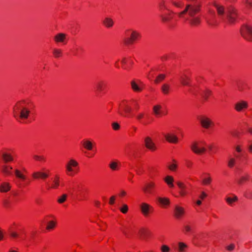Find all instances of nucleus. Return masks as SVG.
Listing matches in <instances>:
<instances>
[{
	"mask_svg": "<svg viewBox=\"0 0 252 252\" xmlns=\"http://www.w3.org/2000/svg\"><path fill=\"white\" fill-rule=\"evenodd\" d=\"M14 117L17 119L25 120L28 118L30 110L26 107V102L23 100L18 101L13 108Z\"/></svg>",
	"mask_w": 252,
	"mask_h": 252,
	"instance_id": "f257e3e1",
	"label": "nucleus"
},
{
	"mask_svg": "<svg viewBox=\"0 0 252 252\" xmlns=\"http://www.w3.org/2000/svg\"><path fill=\"white\" fill-rule=\"evenodd\" d=\"M214 6L216 8L218 14L220 17L223 21L225 20L224 14L226 15V19L229 23H233L237 18V13L236 10L233 8H229L226 12L224 10V7L216 2H214Z\"/></svg>",
	"mask_w": 252,
	"mask_h": 252,
	"instance_id": "f03ea898",
	"label": "nucleus"
},
{
	"mask_svg": "<svg viewBox=\"0 0 252 252\" xmlns=\"http://www.w3.org/2000/svg\"><path fill=\"white\" fill-rule=\"evenodd\" d=\"M78 162L73 159H70L66 164L65 167L66 169V173L69 176H72L75 169L73 168L78 167Z\"/></svg>",
	"mask_w": 252,
	"mask_h": 252,
	"instance_id": "7ed1b4c3",
	"label": "nucleus"
},
{
	"mask_svg": "<svg viewBox=\"0 0 252 252\" xmlns=\"http://www.w3.org/2000/svg\"><path fill=\"white\" fill-rule=\"evenodd\" d=\"M242 36L246 40L252 41V27L248 25L243 27L241 30Z\"/></svg>",
	"mask_w": 252,
	"mask_h": 252,
	"instance_id": "20e7f679",
	"label": "nucleus"
},
{
	"mask_svg": "<svg viewBox=\"0 0 252 252\" xmlns=\"http://www.w3.org/2000/svg\"><path fill=\"white\" fill-rule=\"evenodd\" d=\"M197 119L199 121L201 126L204 128L208 129L213 125V122L207 117L198 116Z\"/></svg>",
	"mask_w": 252,
	"mask_h": 252,
	"instance_id": "39448f33",
	"label": "nucleus"
},
{
	"mask_svg": "<svg viewBox=\"0 0 252 252\" xmlns=\"http://www.w3.org/2000/svg\"><path fill=\"white\" fill-rule=\"evenodd\" d=\"M155 184L154 182L147 183L142 188L144 193L147 195H153L155 193Z\"/></svg>",
	"mask_w": 252,
	"mask_h": 252,
	"instance_id": "423d86ee",
	"label": "nucleus"
},
{
	"mask_svg": "<svg viewBox=\"0 0 252 252\" xmlns=\"http://www.w3.org/2000/svg\"><path fill=\"white\" fill-rule=\"evenodd\" d=\"M140 210L145 217H147L153 211V207L146 203H142L140 205Z\"/></svg>",
	"mask_w": 252,
	"mask_h": 252,
	"instance_id": "0eeeda50",
	"label": "nucleus"
},
{
	"mask_svg": "<svg viewBox=\"0 0 252 252\" xmlns=\"http://www.w3.org/2000/svg\"><path fill=\"white\" fill-rule=\"evenodd\" d=\"M194 225L191 221H188L184 224L183 231L185 234H192L194 232Z\"/></svg>",
	"mask_w": 252,
	"mask_h": 252,
	"instance_id": "6e6552de",
	"label": "nucleus"
},
{
	"mask_svg": "<svg viewBox=\"0 0 252 252\" xmlns=\"http://www.w3.org/2000/svg\"><path fill=\"white\" fill-rule=\"evenodd\" d=\"M190 148L191 150L197 154H201L206 151V148L197 142L193 143Z\"/></svg>",
	"mask_w": 252,
	"mask_h": 252,
	"instance_id": "1a4fd4ad",
	"label": "nucleus"
},
{
	"mask_svg": "<svg viewBox=\"0 0 252 252\" xmlns=\"http://www.w3.org/2000/svg\"><path fill=\"white\" fill-rule=\"evenodd\" d=\"M94 88L98 94L103 93L106 87V83L103 80H99L95 83Z\"/></svg>",
	"mask_w": 252,
	"mask_h": 252,
	"instance_id": "9d476101",
	"label": "nucleus"
},
{
	"mask_svg": "<svg viewBox=\"0 0 252 252\" xmlns=\"http://www.w3.org/2000/svg\"><path fill=\"white\" fill-rule=\"evenodd\" d=\"M144 143L145 147L150 150L154 151L156 150L157 148L156 145L151 137L148 136L146 137L144 139Z\"/></svg>",
	"mask_w": 252,
	"mask_h": 252,
	"instance_id": "9b49d317",
	"label": "nucleus"
},
{
	"mask_svg": "<svg viewBox=\"0 0 252 252\" xmlns=\"http://www.w3.org/2000/svg\"><path fill=\"white\" fill-rule=\"evenodd\" d=\"M140 36V33H139L136 31H132L130 35V37L125 39L124 40V42L126 44H132L134 40H136Z\"/></svg>",
	"mask_w": 252,
	"mask_h": 252,
	"instance_id": "f8f14e48",
	"label": "nucleus"
},
{
	"mask_svg": "<svg viewBox=\"0 0 252 252\" xmlns=\"http://www.w3.org/2000/svg\"><path fill=\"white\" fill-rule=\"evenodd\" d=\"M32 176L34 179H41L42 180H45V179L48 177L49 175L47 172H44L42 171H36L32 173Z\"/></svg>",
	"mask_w": 252,
	"mask_h": 252,
	"instance_id": "ddd939ff",
	"label": "nucleus"
},
{
	"mask_svg": "<svg viewBox=\"0 0 252 252\" xmlns=\"http://www.w3.org/2000/svg\"><path fill=\"white\" fill-rule=\"evenodd\" d=\"M66 36V34L63 33H59L54 36V39L56 43L65 44Z\"/></svg>",
	"mask_w": 252,
	"mask_h": 252,
	"instance_id": "4468645a",
	"label": "nucleus"
},
{
	"mask_svg": "<svg viewBox=\"0 0 252 252\" xmlns=\"http://www.w3.org/2000/svg\"><path fill=\"white\" fill-rule=\"evenodd\" d=\"M0 158L5 163L13 160V158L11 155L6 152H0Z\"/></svg>",
	"mask_w": 252,
	"mask_h": 252,
	"instance_id": "2eb2a0df",
	"label": "nucleus"
},
{
	"mask_svg": "<svg viewBox=\"0 0 252 252\" xmlns=\"http://www.w3.org/2000/svg\"><path fill=\"white\" fill-rule=\"evenodd\" d=\"M176 184L179 189L180 194L181 196H185L187 193L186 190L187 187L186 185L181 181H177Z\"/></svg>",
	"mask_w": 252,
	"mask_h": 252,
	"instance_id": "dca6fc26",
	"label": "nucleus"
},
{
	"mask_svg": "<svg viewBox=\"0 0 252 252\" xmlns=\"http://www.w3.org/2000/svg\"><path fill=\"white\" fill-rule=\"evenodd\" d=\"M181 84L184 86H190V78L185 74L180 75L179 78Z\"/></svg>",
	"mask_w": 252,
	"mask_h": 252,
	"instance_id": "f3484780",
	"label": "nucleus"
},
{
	"mask_svg": "<svg viewBox=\"0 0 252 252\" xmlns=\"http://www.w3.org/2000/svg\"><path fill=\"white\" fill-rule=\"evenodd\" d=\"M174 211L175 217L178 219L181 218L185 213L184 209L178 205L175 206Z\"/></svg>",
	"mask_w": 252,
	"mask_h": 252,
	"instance_id": "a211bd4d",
	"label": "nucleus"
},
{
	"mask_svg": "<svg viewBox=\"0 0 252 252\" xmlns=\"http://www.w3.org/2000/svg\"><path fill=\"white\" fill-rule=\"evenodd\" d=\"M248 106L247 102L241 101L236 104L235 108L237 111H241L243 108H247Z\"/></svg>",
	"mask_w": 252,
	"mask_h": 252,
	"instance_id": "6ab92c4d",
	"label": "nucleus"
},
{
	"mask_svg": "<svg viewBox=\"0 0 252 252\" xmlns=\"http://www.w3.org/2000/svg\"><path fill=\"white\" fill-rule=\"evenodd\" d=\"M166 139L170 143H176L178 141V137L172 134L168 133L165 135Z\"/></svg>",
	"mask_w": 252,
	"mask_h": 252,
	"instance_id": "aec40b11",
	"label": "nucleus"
},
{
	"mask_svg": "<svg viewBox=\"0 0 252 252\" xmlns=\"http://www.w3.org/2000/svg\"><path fill=\"white\" fill-rule=\"evenodd\" d=\"M102 23L106 28H110L113 27L114 25V21L111 18L109 17H106L102 21Z\"/></svg>",
	"mask_w": 252,
	"mask_h": 252,
	"instance_id": "412c9836",
	"label": "nucleus"
},
{
	"mask_svg": "<svg viewBox=\"0 0 252 252\" xmlns=\"http://www.w3.org/2000/svg\"><path fill=\"white\" fill-rule=\"evenodd\" d=\"M142 83L138 85L135 81H132L131 86L132 90L135 92H141L142 90Z\"/></svg>",
	"mask_w": 252,
	"mask_h": 252,
	"instance_id": "4be33fe9",
	"label": "nucleus"
},
{
	"mask_svg": "<svg viewBox=\"0 0 252 252\" xmlns=\"http://www.w3.org/2000/svg\"><path fill=\"white\" fill-rule=\"evenodd\" d=\"M171 89L170 85L167 83L162 84L161 87V90L164 94H167L169 93Z\"/></svg>",
	"mask_w": 252,
	"mask_h": 252,
	"instance_id": "5701e85b",
	"label": "nucleus"
},
{
	"mask_svg": "<svg viewBox=\"0 0 252 252\" xmlns=\"http://www.w3.org/2000/svg\"><path fill=\"white\" fill-rule=\"evenodd\" d=\"M122 109L123 110V111L125 112V113L126 114V115H124L123 113H122V112H121L120 111L119 112V114L122 116H126V114H130L131 112V108L126 105V104H124V106H122Z\"/></svg>",
	"mask_w": 252,
	"mask_h": 252,
	"instance_id": "b1692460",
	"label": "nucleus"
},
{
	"mask_svg": "<svg viewBox=\"0 0 252 252\" xmlns=\"http://www.w3.org/2000/svg\"><path fill=\"white\" fill-rule=\"evenodd\" d=\"M10 186L9 183H3L0 186V191L1 192H7L10 189Z\"/></svg>",
	"mask_w": 252,
	"mask_h": 252,
	"instance_id": "393cba45",
	"label": "nucleus"
},
{
	"mask_svg": "<svg viewBox=\"0 0 252 252\" xmlns=\"http://www.w3.org/2000/svg\"><path fill=\"white\" fill-rule=\"evenodd\" d=\"M59 179L60 178L58 176H56L55 180L53 181V184L50 186L48 184H47V185L48 186V189L50 188H53V189H56L58 188V187L59 186Z\"/></svg>",
	"mask_w": 252,
	"mask_h": 252,
	"instance_id": "a878e982",
	"label": "nucleus"
},
{
	"mask_svg": "<svg viewBox=\"0 0 252 252\" xmlns=\"http://www.w3.org/2000/svg\"><path fill=\"white\" fill-rule=\"evenodd\" d=\"M161 106L160 105H156L153 107V111L155 115L157 116L163 114L161 110Z\"/></svg>",
	"mask_w": 252,
	"mask_h": 252,
	"instance_id": "bb28decb",
	"label": "nucleus"
},
{
	"mask_svg": "<svg viewBox=\"0 0 252 252\" xmlns=\"http://www.w3.org/2000/svg\"><path fill=\"white\" fill-rule=\"evenodd\" d=\"M1 171L6 175H10L11 174V170L12 169L11 166L4 165L1 166Z\"/></svg>",
	"mask_w": 252,
	"mask_h": 252,
	"instance_id": "cd10ccee",
	"label": "nucleus"
},
{
	"mask_svg": "<svg viewBox=\"0 0 252 252\" xmlns=\"http://www.w3.org/2000/svg\"><path fill=\"white\" fill-rule=\"evenodd\" d=\"M164 180L169 186V187L173 188L174 187V185L173 183L174 181V179L172 176H167L164 178Z\"/></svg>",
	"mask_w": 252,
	"mask_h": 252,
	"instance_id": "c85d7f7f",
	"label": "nucleus"
},
{
	"mask_svg": "<svg viewBox=\"0 0 252 252\" xmlns=\"http://www.w3.org/2000/svg\"><path fill=\"white\" fill-rule=\"evenodd\" d=\"M160 17L162 21L164 23L169 22L172 18L170 13L161 15Z\"/></svg>",
	"mask_w": 252,
	"mask_h": 252,
	"instance_id": "c756f323",
	"label": "nucleus"
},
{
	"mask_svg": "<svg viewBox=\"0 0 252 252\" xmlns=\"http://www.w3.org/2000/svg\"><path fill=\"white\" fill-rule=\"evenodd\" d=\"M158 201L162 206L168 205L170 203L169 199L167 198L158 197Z\"/></svg>",
	"mask_w": 252,
	"mask_h": 252,
	"instance_id": "7c9ffc66",
	"label": "nucleus"
},
{
	"mask_svg": "<svg viewBox=\"0 0 252 252\" xmlns=\"http://www.w3.org/2000/svg\"><path fill=\"white\" fill-rule=\"evenodd\" d=\"M233 197H227L225 198L226 201L230 205H231L233 202L238 200V197L235 195H233Z\"/></svg>",
	"mask_w": 252,
	"mask_h": 252,
	"instance_id": "2f4dec72",
	"label": "nucleus"
},
{
	"mask_svg": "<svg viewBox=\"0 0 252 252\" xmlns=\"http://www.w3.org/2000/svg\"><path fill=\"white\" fill-rule=\"evenodd\" d=\"M188 248L187 245L183 242L178 243V251L179 252H185L186 249Z\"/></svg>",
	"mask_w": 252,
	"mask_h": 252,
	"instance_id": "473e14b6",
	"label": "nucleus"
},
{
	"mask_svg": "<svg viewBox=\"0 0 252 252\" xmlns=\"http://www.w3.org/2000/svg\"><path fill=\"white\" fill-rule=\"evenodd\" d=\"M15 175L19 179L22 180H25L26 178V176L24 175L20 170L15 169L14 171Z\"/></svg>",
	"mask_w": 252,
	"mask_h": 252,
	"instance_id": "72a5a7b5",
	"label": "nucleus"
},
{
	"mask_svg": "<svg viewBox=\"0 0 252 252\" xmlns=\"http://www.w3.org/2000/svg\"><path fill=\"white\" fill-rule=\"evenodd\" d=\"M83 146L86 149L91 150L93 148V144L89 140H85L83 141Z\"/></svg>",
	"mask_w": 252,
	"mask_h": 252,
	"instance_id": "f704fd0d",
	"label": "nucleus"
},
{
	"mask_svg": "<svg viewBox=\"0 0 252 252\" xmlns=\"http://www.w3.org/2000/svg\"><path fill=\"white\" fill-rule=\"evenodd\" d=\"M53 54L56 58H60L62 56V51L60 49L55 48L53 50Z\"/></svg>",
	"mask_w": 252,
	"mask_h": 252,
	"instance_id": "c9c22d12",
	"label": "nucleus"
},
{
	"mask_svg": "<svg viewBox=\"0 0 252 252\" xmlns=\"http://www.w3.org/2000/svg\"><path fill=\"white\" fill-rule=\"evenodd\" d=\"M139 234L141 238L145 239L148 234V231L144 228H141L139 231Z\"/></svg>",
	"mask_w": 252,
	"mask_h": 252,
	"instance_id": "e433bc0d",
	"label": "nucleus"
},
{
	"mask_svg": "<svg viewBox=\"0 0 252 252\" xmlns=\"http://www.w3.org/2000/svg\"><path fill=\"white\" fill-rule=\"evenodd\" d=\"M172 3L176 7L181 8L183 6V3L180 1H176L172 0L171 1Z\"/></svg>",
	"mask_w": 252,
	"mask_h": 252,
	"instance_id": "4c0bfd02",
	"label": "nucleus"
},
{
	"mask_svg": "<svg viewBox=\"0 0 252 252\" xmlns=\"http://www.w3.org/2000/svg\"><path fill=\"white\" fill-rule=\"evenodd\" d=\"M212 94V92L209 90H205L203 94H202V96L204 98V99L205 100H207L208 98V97L209 96V95H210Z\"/></svg>",
	"mask_w": 252,
	"mask_h": 252,
	"instance_id": "58836bf2",
	"label": "nucleus"
},
{
	"mask_svg": "<svg viewBox=\"0 0 252 252\" xmlns=\"http://www.w3.org/2000/svg\"><path fill=\"white\" fill-rule=\"evenodd\" d=\"M165 77V75L164 74H159L157 78L155 80V82L156 83H158L160 82V81L163 80Z\"/></svg>",
	"mask_w": 252,
	"mask_h": 252,
	"instance_id": "ea45409f",
	"label": "nucleus"
},
{
	"mask_svg": "<svg viewBox=\"0 0 252 252\" xmlns=\"http://www.w3.org/2000/svg\"><path fill=\"white\" fill-rule=\"evenodd\" d=\"M211 182L212 178L210 176L204 178L202 180L203 184L205 185H209Z\"/></svg>",
	"mask_w": 252,
	"mask_h": 252,
	"instance_id": "a19ab883",
	"label": "nucleus"
},
{
	"mask_svg": "<svg viewBox=\"0 0 252 252\" xmlns=\"http://www.w3.org/2000/svg\"><path fill=\"white\" fill-rule=\"evenodd\" d=\"M173 161L175 162V163H170V164L168 165V168L171 171H175L177 168V164L176 163V161L175 160H173Z\"/></svg>",
	"mask_w": 252,
	"mask_h": 252,
	"instance_id": "79ce46f5",
	"label": "nucleus"
},
{
	"mask_svg": "<svg viewBox=\"0 0 252 252\" xmlns=\"http://www.w3.org/2000/svg\"><path fill=\"white\" fill-rule=\"evenodd\" d=\"M109 167L113 170H117L118 167V163L115 161L111 162L109 164Z\"/></svg>",
	"mask_w": 252,
	"mask_h": 252,
	"instance_id": "37998d69",
	"label": "nucleus"
},
{
	"mask_svg": "<svg viewBox=\"0 0 252 252\" xmlns=\"http://www.w3.org/2000/svg\"><path fill=\"white\" fill-rule=\"evenodd\" d=\"M66 197H67V195L65 194H64L59 198V199H58V202L59 203H63V202H64L65 201Z\"/></svg>",
	"mask_w": 252,
	"mask_h": 252,
	"instance_id": "c03bdc74",
	"label": "nucleus"
},
{
	"mask_svg": "<svg viewBox=\"0 0 252 252\" xmlns=\"http://www.w3.org/2000/svg\"><path fill=\"white\" fill-rule=\"evenodd\" d=\"M120 211L124 214H126L128 211V206L126 204H123L122 207L120 208Z\"/></svg>",
	"mask_w": 252,
	"mask_h": 252,
	"instance_id": "a18cd8bd",
	"label": "nucleus"
},
{
	"mask_svg": "<svg viewBox=\"0 0 252 252\" xmlns=\"http://www.w3.org/2000/svg\"><path fill=\"white\" fill-rule=\"evenodd\" d=\"M55 222L53 221H50L48 222L46 228L48 230L53 229L55 226Z\"/></svg>",
	"mask_w": 252,
	"mask_h": 252,
	"instance_id": "49530a36",
	"label": "nucleus"
},
{
	"mask_svg": "<svg viewBox=\"0 0 252 252\" xmlns=\"http://www.w3.org/2000/svg\"><path fill=\"white\" fill-rule=\"evenodd\" d=\"M249 179V175H247L246 176H242L240 179L238 181V183L240 184H242L244 181H247Z\"/></svg>",
	"mask_w": 252,
	"mask_h": 252,
	"instance_id": "de8ad7c7",
	"label": "nucleus"
},
{
	"mask_svg": "<svg viewBox=\"0 0 252 252\" xmlns=\"http://www.w3.org/2000/svg\"><path fill=\"white\" fill-rule=\"evenodd\" d=\"M33 158L36 160L43 161L45 160V158L43 156H38L36 155H33Z\"/></svg>",
	"mask_w": 252,
	"mask_h": 252,
	"instance_id": "09e8293b",
	"label": "nucleus"
},
{
	"mask_svg": "<svg viewBox=\"0 0 252 252\" xmlns=\"http://www.w3.org/2000/svg\"><path fill=\"white\" fill-rule=\"evenodd\" d=\"M161 251L162 252H169L170 251V248L167 245H163L161 247Z\"/></svg>",
	"mask_w": 252,
	"mask_h": 252,
	"instance_id": "8fccbe9b",
	"label": "nucleus"
},
{
	"mask_svg": "<svg viewBox=\"0 0 252 252\" xmlns=\"http://www.w3.org/2000/svg\"><path fill=\"white\" fill-rule=\"evenodd\" d=\"M112 126L113 129L115 130H117L119 129L120 126L119 124L117 122H114L112 124Z\"/></svg>",
	"mask_w": 252,
	"mask_h": 252,
	"instance_id": "3c124183",
	"label": "nucleus"
},
{
	"mask_svg": "<svg viewBox=\"0 0 252 252\" xmlns=\"http://www.w3.org/2000/svg\"><path fill=\"white\" fill-rule=\"evenodd\" d=\"M235 163V159L233 158H231L230 159L228 163V165L229 167H232L234 164Z\"/></svg>",
	"mask_w": 252,
	"mask_h": 252,
	"instance_id": "603ef678",
	"label": "nucleus"
},
{
	"mask_svg": "<svg viewBox=\"0 0 252 252\" xmlns=\"http://www.w3.org/2000/svg\"><path fill=\"white\" fill-rule=\"evenodd\" d=\"M234 248H235V245L233 244H231L230 245H229V246H228L226 247L227 250L229 251H233L234 249Z\"/></svg>",
	"mask_w": 252,
	"mask_h": 252,
	"instance_id": "864d4df0",
	"label": "nucleus"
},
{
	"mask_svg": "<svg viewBox=\"0 0 252 252\" xmlns=\"http://www.w3.org/2000/svg\"><path fill=\"white\" fill-rule=\"evenodd\" d=\"M144 116V113H139L137 115V116H136V118L138 120H141L142 118H143Z\"/></svg>",
	"mask_w": 252,
	"mask_h": 252,
	"instance_id": "5fc2aeb1",
	"label": "nucleus"
},
{
	"mask_svg": "<svg viewBox=\"0 0 252 252\" xmlns=\"http://www.w3.org/2000/svg\"><path fill=\"white\" fill-rule=\"evenodd\" d=\"M115 200V196H112V197H111V198L110 199L109 203L111 205L113 204L114 203Z\"/></svg>",
	"mask_w": 252,
	"mask_h": 252,
	"instance_id": "6e6d98bb",
	"label": "nucleus"
},
{
	"mask_svg": "<svg viewBox=\"0 0 252 252\" xmlns=\"http://www.w3.org/2000/svg\"><path fill=\"white\" fill-rule=\"evenodd\" d=\"M10 235L11 237H13V238H16L17 237H18V234L15 232H10Z\"/></svg>",
	"mask_w": 252,
	"mask_h": 252,
	"instance_id": "4d7b16f0",
	"label": "nucleus"
},
{
	"mask_svg": "<svg viewBox=\"0 0 252 252\" xmlns=\"http://www.w3.org/2000/svg\"><path fill=\"white\" fill-rule=\"evenodd\" d=\"M237 87H238V89L240 91H243V87H242V84L241 83H238L237 84Z\"/></svg>",
	"mask_w": 252,
	"mask_h": 252,
	"instance_id": "13d9d810",
	"label": "nucleus"
},
{
	"mask_svg": "<svg viewBox=\"0 0 252 252\" xmlns=\"http://www.w3.org/2000/svg\"><path fill=\"white\" fill-rule=\"evenodd\" d=\"M159 5V7L161 9H162L163 8H166L165 6L164 5V3L163 1H161V2H160Z\"/></svg>",
	"mask_w": 252,
	"mask_h": 252,
	"instance_id": "bf43d9fd",
	"label": "nucleus"
},
{
	"mask_svg": "<svg viewBox=\"0 0 252 252\" xmlns=\"http://www.w3.org/2000/svg\"><path fill=\"white\" fill-rule=\"evenodd\" d=\"M207 196V194L204 192H202L201 195L200 196V198L201 199H203L205 197Z\"/></svg>",
	"mask_w": 252,
	"mask_h": 252,
	"instance_id": "052dcab7",
	"label": "nucleus"
},
{
	"mask_svg": "<svg viewBox=\"0 0 252 252\" xmlns=\"http://www.w3.org/2000/svg\"><path fill=\"white\" fill-rule=\"evenodd\" d=\"M236 150L238 152H240L241 151V149L240 147L239 146H237L236 147Z\"/></svg>",
	"mask_w": 252,
	"mask_h": 252,
	"instance_id": "680f3d73",
	"label": "nucleus"
},
{
	"mask_svg": "<svg viewBox=\"0 0 252 252\" xmlns=\"http://www.w3.org/2000/svg\"><path fill=\"white\" fill-rule=\"evenodd\" d=\"M126 194V192L124 190H122L120 193V195L123 196Z\"/></svg>",
	"mask_w": 252,
	"mask_h": 252,
	"instance_id": "e2e57ef3",
	"label": "nucleus"
},
{
	"mask_svg": "<svg viewBox=\"0 0 252 252\" xmlns=\"http://www.w3.org/2000/svg\"><path fill=\"white\" fill-rule=\"evenodd\" d=\"M3 203H4V205L6 207H8V204H9V203H8V201H7V200H5V201H4Z\"/></svg>",
	"mask_w": 252,
	"mask_h": 252,
	"instance_id": "0e129e2a",
	"label": "nucleus"
},
{
	"mask_svg": "<svg viewBox=\"0 0 252 252\" xmlns=\"http://www.w3.org/2000/svg\"><path fill=\"white\" fill-rule=\"evenodd\" d=\"M249 150L250 152H252V144H251L249 146Z\"/></svg>",
	"mask_w": 252,
	"mask_h": 252,
	"instance_id": "69168bd1",
	"label": "nucleus"
},
{
	"mask_svg": "<svg viewBox=\"0 0 252 252\" xmlns=\"http://www.w3.org/2000/svg\"><path fill=\"white\" fill-rule=\"evenodd\" d=\"M248 130L251 134H252V127H249Z\"/></svg>",
	"mask_w": 252,
	"mask_h": 252,
	"instance_id": "338daca9",
	"label": "nucleus"
},
{
	"mask_svg": "<svg viewBox=\"0 0 252 252\" xmlns=\"http://www.w3.org/2000/svg\"><path fill=\"white\" fill-rule=\"evenodd\" d=\"M196 204L198 205H200L201 204V201L200 200H197L196 201Z\"/></svg>",
	"mask_w": 252,
	"mask_h": 252,
	"instance_id": "774afa93",
	"label": "nucleus"
}]
</instances>
